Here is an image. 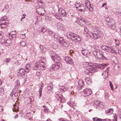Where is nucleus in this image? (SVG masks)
<instances>
[{"label": "nucleus", "instance_id": "obj_1", "mask_svg": "<svg viewBox=\"0 0 121 121\" xmlns=\"http://www.w3.org/2000/svg\"><path fill=\"white\" fill-rule=\"evenodd\" d=\"M107 65V64H98L96 63H94L93 64H92L91 63H89L88 66H89V69H88L89 71L88 73H89L88 75H91L95 71H98V69H103Z\"/></svg>", "mask_w": 121, "mask_h": 121}, {"label": "nucleus", "instance_id": "obj_2", "mask_svg": "<svg viewBox=\"0 0 121 121\" xmlns=\"http://www.w3.org/2000/svg\"><path fill=\"white\" fill-rule=\"evenodd\" d=\"M53 60L56 62V63L52 65L50 67V69H52L54 70H57L62 66V65L60 61V58L59 56L57 55L55 56V60Z\"/></svg>", "mask_w": 121, "mask_h": 121}, {"label": "nucleus", "instance_id": "obj_3", "mask_svg": "<svg viewBox=\"0 0 121 121\" xmlns=\"http://www.w3.org/2000/svg\"><path fill=\"white\" fill-rule=\"evenodd\" d=\"M77 35L75 33L71 31H69L67 33V37L68 38L73 41V39L76 37Z\"/></svg>", "mask_w": 121, "mask_h": 121}, {"label": "nucleus", "instance_id": "obj_4", "mask_svg": "<svg viewBox=\"0 0 121 121\" xmlns=\"http://www.w3.org/2000/svg\"><path fill=\"white\" fill-rule=\"evenodd\" d=\"M6 17H4L0 20V26L2 28H5L7 27L8 23L6 22Z\"/></svg>", "mask_w": 121, "mask_h": 121}, {"label": "nucleus", "instance_id": "obj_5", "mask_svg": "<svg viewBox=\"0 0 121 121\" xmlns=\"http://www.w3.org/2000/svg\"><path fill=\"white\" fill-rule=\"evenodd\" d=\"M25 69L21 68L18 70V72L17 73L18 77L21 78H23L25 77Z\"/></svg>", "mask_w": 121, "mask_h": 121}, {"label": "nucleus", "instance_id": "obj_6", "mask_svg": "<svg viewBox=\"0 0 121 121\" xmlns=\"http://www.w3.org/2000/svg\"><path fill=\"white\" fill-rule=\"evenodd\" d=\"M106 52L110 53H114L116 54H117V53L113 47L111 46H107Z\"/></svg>", "mask_w": 121, "mask_h": 121}, {"label": "nucleus", "instance_id": "obj_7", "mask_svg": "<svg viewBox=\"0 0 121 121\" xmlns=\"http://www.w3.org/2000/svg\"><path fill=\"white\" fill-rule=\"evenodd\" d=\"M79 6L78 7V11L79 12H84L86 10V8L85 6L83 4H82L80 3L78 4ZM76 8H78L77 6Z\"/></svg>", "mask_w": 121, "mask_h": 121}, {"label": "nucleus", "instance_id": "obj_8", "mask_svg": "<svg viewBox=\"0 0 121 121\" xmlns=\"http://www.w3.org/2000/svg\"><path fill=\"white\" fill-rule=\"evenodd\" d=\"M89 63L88 62H86L84 63L83 65V67L85 68V70L84 71V73L88 75L89 73V70L88 69H89Z\"/></svg>", "mask_w": 121, "mask_h": 121}, {"label": "nucleus", "instance_id": "obj_9", "mask_svg": "<svg viewBox=\"0 0 121 121\" xmlns=\"http://www.w3.org/2000/svg\"><path fill=\"white\" fill-rule=\"evenodd\" d=\"M84 96L85 97L89 96L92 93V91L90 89L86 88L83 91Z\"/></svg>", "mask_w": 121, "mask_h": 121}, {"label": "nucleus", "instance_id": "obj_10", "mask_svg": "<svg viewBox=\"0 0 121 121\" xmlns=\"http://www.w3.org/2000/svg\"><path fill=\"white\" fill-rule=\"evenodd\" d=\"M39 68L42 70H44L45 69V64L44 63L43 61L41 60L40 62H38Z\"/></svg>", "mask_w": 121, "mask_h": 121}, {"label": "nucleus", "instance_id": "obj_11", "mask_svg": "<svg viewBox=\"0 0 121 121\" xmlns=\"http://www.w3.org/2000/svg\"><path fill=\"white\" fill-rule=\"evenodd\" d=\"M37 11L39 14L43 16L45 12V9L43 7H40L38 8Z\"/></svg>", "mask_w": 121, "mask_h": 121}, {"label": "nucleus", "instance_id": "obj_12", "mask_svg": "<svg viewBox=\"0 0 121 121\" xmlns=\"http://www.w3.org/2000/svg\"><path fill=\"white\" fill-rule=\"evenodd\" d=\"M64 60L68 64H71L73 63V61L72 59L70 57L66 56L64 58Z\"/></svg>", "mask_w": 121, "mask_h": 121}, {"label": "nucleus", "instance_id": "obj_13", "mask_svg": "<svg viewBox=\"0 0 121 121\" xmlns=\"http://www.w3.org/2000/svg\"><path fill=\"white\" fill-rule=\"evenodd\" d=\"M78 84L79 85L78 86V88L79 90H81L84 85V82L82 80H80L78 81Z\"/></svg>", "mask_w": 121, "mask_h": 121}, {"label": "nucleus", "instance_id": "obj_14", "mask_svg": "<svg viewBox=\"0 0 121 121\" xmlns=\"http://www.w3.org/2000/svg\"><path fill=\"white\" fill-rule=\"evenodd\" d=\"M18 91L16 89L13 90L10 94V95L11 97L14 96V97H16L18 96Z\"/></svg>", "mask_w": 121, "mask_h": 121}, {"label": "nucleus", "instance_id": "obj_15", "mask_svg": "<svg viewBox=\"0 0 121 121\" xmlns=\"http://www.w3.org/2000/svg\"><path fill=\"white\" fill-rule=\"evenodd\" d=\"M96 53V55L97 56V59L99 58L103 54H104L103 52L101 50H98L95 51Z\"/></svg>", "mask_w": 121, "mask_h": 121}, {"label": "nucleus", "instance_id": "obj_16", "mask_svg": "<svg viewBox=\"0 0 121 121\" xmlns=\"http://www.w3.org/2000/svg\"><path fill=\"white\" fill-rule=\"evenodd\" d=\"M49 54L51 56V58L52 60H55V56L57 55L54 52L52 51H50L49 52Z\"/></svg>", "mask_w": 121, "mask_h": 121}, {"label": "nucleus", "instance_id": "obj_17", "mask_svg": "<svg viewBox=\"0 0 121 121\" xmlns=\"http://www.w3.org/2000/svg\"><path fill=\"white\" fill-rule=\"evenodd\" d=\"M25 71L28 73L29 72L30 69V64H27L25 66Z\"/></svg>", "mask_w": 121, "mask_h": 121}, {"label": "nucleus", "instance_id": "obj_18", "mask_svg": "<svg viewBox=\"0 0 121 121\" xmlns=\"http://www.w3.org/2000/svg\"><path fill=\"white\" fill-rule=\"evenodd\" d=\"M60 43L62 46L66 47H68L69 45L68 42L65 40L63 42L61 43L60 42Z\"/></svg>", "mask_w": 121, "mask_h": 121}, {"label": "nucleus", "instance_id": "obj_19", "mask_svg": "<svg viewBox=\"0 0 121 121\" xmlns=\"http://www.w3.org/2000/svg\"><path fill=\"white\" fill-rule=\"evenodd\" d=\"M113 109L112 108L108 110H106L105 111V112L106 113L108 114L107 115H111L113 113Z\"/></svg>", "mask_w": 121, "mask_h": 121}, {"label": "nucleus", "instance_id": "obj_20", "mask_svg": "<svg viewBox=\"0 0 121 121\" xmlns=\"http://www.w3.org/2000/svg\"><path fill=\"white\" fill-rule=\"evenodd\" d=\"M110 27H115V23L112 21L108 22L107 24ZM114 29V28H113Z\"/></svg>", "mask_w": 121, "mask_h": 121}, {"label": "nucleus", "instance_id": "obj_21", "mask_svg": "<svg viewBox=\"0 0 121 121\" xmlns=\"http://www.w3.org/2000/svg\"><path fill=\"white\" fill-rule=\"evenodd\" d=\"M48 29H47L46 27H41L39 28V31L41 32H42L44 33L47 31Z\"/></svg>", "mask_w": 121, "mask_h": 121}, {"label": "nucleus", "instance_id": "obj_22", "mask_svg": "<svg viewBox=\"0 0 121 121\" xmlns=\"http://www.w3.org/2000/svg\"><path fill=\"white\" fill-rule=\"evenodd\" d=\"M37 2L38 4L40 6L43 7L45 5L44 3L41 0H37Z\"/></svg>", "mask_w": 121, "mask_h": 121}, {"label": "nucleus", "instance_id": "obj_23", "mask_svg": "<svg viewBox=\"0 0 121 121\" xmlns=\"http://www.w3.org/2000/svg\"><path fill=\"white\" fill-rule=\"evenodd\" d=\"M38 68H39V66L38 62H37L35 64L34 67L33 68V70H36Z\"/></svg>", "mask_w": 121, "mask_h": 121}, {"label": "nucleus", "instance_id": "obj_24", "mask_svg": "<svg viewBox=\"0 0 121 121\" xmlns=\"http://www.w3.org/2000/svg\"><path fill=\"white\" fill-rule=\"evenodd\" d=\"M39 47L41 51H43L44 52L46 51L47 50V48H44L43 46L41 45H40L39 46Z\"/></svg>", "mask_w": 121, "mask_h": 121}, {"label": "nucleus", "instance_id": "obj_25", "mask_svg": "<svg viewBox=\"0 0 121 121\" xmlns=\"http://www.w3.org/2000/svg\"><path fill=\"white\" fill-rule=\"evenodd\" d=\"M85 80L86 83L88 85L90 84L91 83L92 81L91 79H90L89 78H85Z\"/></svg>", "mask_w": 121, "mask_h": 121}, {"label": "nucleus", "instance_id": "obj_26", "mask_svg": "<svg viewBox=\"0 0 121 121\" xmlns=\"http://www.w3.org/2000/svg\"><path fill=\"white\" fill-rule=\"evenodd\" d=\"M98 59L100 60H108L107 58L104 56V54H103Z\"/></svg>", "mask_w": 121, "mask_h": 121}, {"label": "nucleus", "instance_id": "obj_27", "mask_svg": "<svg viewBox=\"0 0 121 121\" xmlns=\"http://www.w3.org/2000/svg\"><path fill=\"white\" fill-rule=\"evenodd\" d=\"M99 103H100V101L98 100H95L93 103V104L94 105H96V108H98V105Z\"/></svg>", "mask_w": 121, "mask_h": 121}, {"label": "nucleus", "instance_id": "obj_28", "mask_svg": "<svg viewBox=\"0 0 121 121\" xmlns=\"http://www.w3.org/2000/svg\"><path fill=\"white\" fill-rule=\"evenodd\" d=\"M75 42H76V41H80L81 40V38L78 35L77 36V35H76V37H75V39H73Z\"/></svg>", "mask_w": 121, "mask_h": 121}, {"label": "nucleus", "instance_id": "obj_29", "mask_svg": "<svg viewBox=\"0 0 121 121\" xmlns=\"http://www.w3.org/2000/svg\"><path fill=\"white\" fill-rule=\"evenodd\" d=\"M57 27L60 29H63L64 28V25L62 24L59 23L57 25Z\"/></svg>", "mask_w": 121, "mask_h": 121}, {"label": "nucleus", "instance_id": "obj_30", "mask_svg": "<svg viewBox=\"0 0 121 121\" xmlns=\"http://www.w3.org/2000/svg\"><path fill=\"white\" fill-rule=\"evenodd\" d=\"M54 38L56 39H57L59 40L60 39V36H59V35L57 33H55L54 34V35L53 36Z\"/></svg>", "mask_w": 121, "mask_h": 121}, {"label": "nucleus", "instance_id": "obj_31", "mask_svg": "<svg viewBox=\"0 0 121 121\" xmlns=\"http://www.w3.org/2000/svg\"><path fill=\"white\" fill-rule=\"evenodd\" d=\"M88 51L87 50H83V51H82V53L83 55L86 56L87 55V54H88Z\"/></svg>", "mask_w": 121, "mask_h": 121}, {"label": "nucleus", "instance_id": "obj_32", "mask_svg": "<svg viewBox=\"0 0 121 121\" xmlns=\"http://www.w3.org/2000/svg\"><path fill=\"white\" fill-rule=\"evenodd\" d=\"M9 40H6V41H4V43L5 46H8L9 45L10 43L9 42Z\"/></svg>", "mask_w": 121, "mask_h": 121}, {"label": "nucleus", "instance_id": "obj_33", "mask_svg": "<svg viewBox=\"0 0 121 121\" xmlns=\"http://www.w3.org/2000/svg\"><path fill=\"white\" fill-rule=\"evenodd\" d=\"M85 5L86 7L87 8H89V6H90V5L91 4L90 2L88 1H85Z\"/></svg>", "mask_w": 121, "mask_h": 121}, {"label": "nucleus", "instance_id": "obj_34", "mask_svg": "<svg viewBox=\"0 0 121 121\" xmlns=\"http://www.w3.org/2000/svg\"><path fill=\"white\" fill-rule=\"evenodd\" d=\"M94 38L93 39H97L100 37V36L98 34L94 33Z\"/></svg>", "mask_w": 121, "mask_h": 121}, {"label": "nucleus", "instance_id": "obj_35", "mask_svg": "<svg viewBox=\"0 0 121 121\" xmlns=\"http://www.w3.org/2000/svg\"><path fill=\"white\" fill-rule=\"evenodd\" d=\"M61 95H59L58 94H56V99H57L58 100H60L61 97Z\"/></svg>", "mask_w": 121, "mask_h": 121}, {"label": "nucleus", "instance_id": "obj_36", "mask_svg": "<svg viewBox=\"0 0 121 121\" xmlns=\"http://www.w3.org/2000/svg\"><path fill=\"white\" fill-rule=\"evenodd\" d=\"M98 120L100 121H111V120L108 119H98Z\"/></svg>", "mask_w": 121, "mask_h": 121}, {"label": "nucleus", "instance_id": "obj_37", "mask_svg": "<svg viewBox=\"0 0 121 121\" xmlns=\"http://www.w3.org/2000/svg\"><path fill=\"white\" fill-rule=\"evenodd\" d=\"M47 32V33H48L50 35H52L54 33V32L53 31H52L51 29H48Z\"/></svg>", "mask_w": 121, "mask_h": 121}, {"label": "nucleus", "instance_id": "obj_38", "mask_svg": "<svg viewBox=\"0 0 121 121\" xmlns=\"http://www.w3.org/2000/svg\"><path fill=\"white\" fill-rule=\"evenodd\" d=\"M104 107V106L103 103L102 102L100 101V103H99L98 105V108L99 107L102 108H103Z\"/></svg>", "mask_w": 121, "mask_h": 121}, {"label": "nucleus", "instance_id": "obj_39", "mask_svg": "<svg viewBox=\"0 0 121 121\" xmlns=\"http://www.w3.org/2000/svg\"><path fill=\"white\" fill-rule=\"evenodd\" d=\"M0 93H1L0 95H2L4 93V91L3 88L2 87L0 88Z\"/></svg>", "mask_w": 121, "mask_h": 121}, {"label": "nucleus", "instance_id": "obj_40", "mask_svg": "<svg viewBox=\"0 0 121 121\" xmlns=\"http://www.w3.org/2000/svg\"><path fill=\"white\" fill-rule=\"evenodd\" d=\"M60 100L61 102H63L65 101V98L62 95Z\"/></svg>", "mask_w": 121, "mask_h": 121}, {"label": "nucleus", "instance_id": "obj_41", "mask_svg": "<svg viewBox=\"0 0 121 121\" xmlns=\"http://www.w3.org/2000/svg\"><path fill=\"white\" fill-rule=\"evenodd\" d=\"M105 20L106 21L108 22V23L112 21V19L109 17H107L106 18H105Z\"/></svg>", "mask_w": 121, "mask_h": 121}, {"label": "nucleus", "instance_id": "obj_42", "mask_svg": "<svg viewBox=\"0 0 121 121\" xmlns=\"http://www.w3.org/2000/svg\"><path fill=\"white\" fill-rule=\"evenodd\" d=\"M107 46V45L102 46H101V48H102V49L104 50V51H106Z\"/></svg>", "mask_w": 121, "mask_h": 121}, {"label": "nucleus", "instance_id": "obj_43", "mask_svg": "<svg viewBox=\"0 0 121 121\" xmlns=\"http://www.w3.org/2000/svg\"><path fill=\"white\" fill-rule=\"evenodd\" d=\"M114 118L113 119V121H117V116L116 115H113Z\"/></svg>", "mask_w": 121, "mask_h": 121}, {"label": "nucleus", "instance_id": "obj_44", "mask_svg": "<svg viewBox=\"0 0 121 121\" xmlns=\"http://www.w3.org/2000/svg\"><path fill=\"white\" fill-rule=\"evenodd\" d=\"M48 89V91H49V92L51 91H52V86H48L47 87Z\"/></svg>", "mask_w": 121, "mask_h": 121}, {"label": "nucleus", "instance_id": "obj_45", "mask_svg": "<svg viewBox=\"0 0 121 121\" xmlns=\"http://www.w3.org/2000/svg\"><path fill=\"white\" fill-rule=\"evenodd\" d=\"M118 115L119 118L121 119V109L118 111Z\"/></svg>", "mask_w": 121, "mask_h": 121}, {"label": "nucleus", "instance_id": "obj_46", "mask_svg": "<svg viewBox=\"0 0 121 121\" xmlns=\"http://www.w3.org/2000/svg\"><path fill=\"white\" fill-rule=\"evenodd\" d=\"M94 33L93 32H91L89 34V36H90L91 38L93 39L94 38Z\"/></svg>", "mask_w": 121, "mask_h": 121}, {"label": "nucleus", "instance_id": "obj_47", "mask_svg": "<svg viewBox=\"0 0 121 121\" xmlns=\"http://www.w3.org/2000/svg\"><path fill=\"white\" fill-rule=\"evenodd\" d=\"M116 43L115 44L116 46H119L120 44V42L118 40H115Z\"/></svg>", "mask_w": 121, "mask_h": 121}, {"label": "nucleus", "instance_id": "obj_48", "mask_svg": "<svg viewBox=\"0 0 121 121\" xmlns=\"http://www.w3.org/2000/svg\"><path fill=\"white\" fill-rule=\"evenodd\" d=\"M59 43L60 42L61 43L62 42H63L65 40L62 37H60V39H59Z\"/></svg>", "mask_w": 121, "mask_h": 121}, {"label": "nucleus", "instance_id": "obj_49", "mask_svg": "<svg viewBox=\"0 0 121 121\" xmlns=\"http://www.w3.org/2000/svg\"><path fill=\"white\" fill-rule=\"evenodd\" d=\"M20 45L22 47H24L26 45L25 42L24 41H22L20 42Z\"/></svg>", "mask_w": 121, "mask_h": 121}, {"label": "nucleus", "instance_id": "obj_50", "mask_svg": "<svg viewBox=\"0 0 121 121\" xmlns=\"http://www.w3.org/2000/svg\"><path fill=\"white\" fill-rule=\"evenodd\" d=\"M46 20L47 21H51V17L49 16L47 17L46 18Z\"/></svg>", "mask_w": 121, "mask_h": 121}, {"label": "nucleus", "instance_id": "obj_51", "mask_svg": "<svg viewBox=\"0 0 121 121\" xmlns=\"http://www.w3.org/2000/svg\"><path fill=\"white\" fill-rule=\"evenodd\" d=\"M15 84L17 86H18L20 85V83L19 80H17L15 82Z\"/></svg>", "mask_w": 121, "mask_h": 121}, {"label": "nucleus", "instance_id": "obj_52", "mask_svg": "<svg viewBox=\"0 0 121 121\" xmlns=\"http://www.w3.org/2000/svg\"><path fill=\"white\" fill-rule=\"evenodd\" d=\"M110 85V86L112 90H113V85L112 84V82L111 81H109Z\"/></svg>", "mask_w": 121, "mask_h": 121}, {"label": "nucleus", "instance_id": "obj_53", "mask_svg": "<svg viewBox=\"0 0 121 121\" xmlns=\"http://www.w3.org/2000/svg\"><path fill=\"white\" fill-rule=\"evenodd\" d=\"M55 16L57 19L59 20H60V17H61V16L58 15H58H56Z\"/></svg>", "mask_w": 121, "mask_h": 121}, {"label": "nucleus", "instance_id": "obj_54", "mask_svg": "<svg viewBox=\"0 0 121 121\" xmlns=\"http://www.w3.org/2000/svg\"><path fill=\"white\" fill-rule=\"evenodd\" d=\"M90 6H89V8H88L89 9L90 11H92L93 10V8L92 7V5L91 4H90Z\"/></svg>", "mask_w": 121, "mask_h": 121}, {"label": "nucleus", "instance_id": "obj_55", "mask_svg": "<svg viewBox=\"0 0 121 121\" xmlns=\"http://www.w3.org/2000/svg\"><path fill=\"white\" fill-rule=\"evenodd\" d=\"M29 99L30 102H32L34 101V99L33 97H31L29 98Z\"/></svg>", "mask_w": 121, "mask_h": 121}, {"label": "nucleus", "instance_id": "obj_56", "mask_svg": "<svg viewBox=\"0 0 121 121\" xmlns=\"http://www.w3.org/2000/svg\"><path fill=\"white\" fill-rule=\"evenodd\" d=\"M120 9H118L117 10V12L119 14V15L121 16V11H119V10H120Z\"/></svg>", "mask_w": 121, "mask_h": 121}, {"label": "nucleus", "instance_id": "obj_57", "mask_svg": "<svg viewBox=\"0 0 121 121\" xmlns=\"http://www.w3.org/2000/svg\"><path fill=\"white\" fill-rule=\"evenodd\" d=\"M68 104H69L70 107L73 108L74 107V105H73L72 103H67Z\"/></svg>", "mask_w": 121, "mask_h": 121}, {"label": "nucleus", "instance_id": "obj_58", "mask_svg": "<svg viewBox=\"0 0 121 121\" xmlns=\"http://www.w3.org/2000/svg\"><path fill=\"white\" fill-rule=\"evenodd\" d=\"M11 59L10 58H7L5 59V62H9L10 60Z\"/></svg>", "mask_w": 121, "mask_h": 121}, {"label": "nucleus", "instance_id": "obj_59", "mask_svg": "<svg viewBox=\"0 0 121 121\" xmlns=\"http://www.w3.org/2000/svg\"><path fill=\"white\" fill-rule=\"evenodd\" d=\"M61 15L63 17H66L67 15L66 13L65 12V13H63L61 14Z\"/></svg>", "mask_w": 121, "mask_h": 121}, {"label": "nucleus", "instance_id": "obj_60", "mask_svg": "<svg viewBox=\"0 0 121 121\" xmlns=\"http://www.w3.org/2000/svg\"><path fill=\"white\" fill-rule=\"evenodd\" d=\"M20 37L23 39H24L26 37L25 34L22 35Z\"/></svg>", "mask_w": 121, "mask_h": 121}, {"label": "nucleus", "instance_id": "obj_61", "mask_svg": "<svg viewBox=\"0 0 121 121\" xmlns=\"http://www.w3.org/2000/svg\"><path fill=\"white\" fill-rule=\"evenodd\" d=\"M84 32L86 33H87V32L88 31V29L87 28H85L84 29Z\"/></svg>", "mask_w": 121, "mask_h": 121}, {"label": "nucleus", "instance_id": "obj_62", "mask_svg": "<svg viewBox=\"0 0 121 121\" xmlns=\"http://www.w3.org/2000/svg\"><path fill=\"white\" fill-rule=\"evenodd\" d=\"M60 10L61 11L60 14L63 13L65 12V11L63 9H62L61 10Z\"/></svg>", "mask_w": 121, "mask_h": 121}, {"label": "nucleus", "instance_id": "obj_63", "mask_svg": "<svg viewBox=\"0 0 121 121\" xmlns=\"http://www.w3.org/2000/svg\"><path fill=\"white\" fill-rule=\"evenodd\" d=\"M65 119L62 118H60L59 119L60 121H65Z\"/></svg>", "mask_w": 121, "mask_h": 121}, {"label": "nucleus", "instance_id": "obj_64", "mask_svg": "<svg viewBox=\"0 0 121 121\" xmlns=\"http://www.w3.org/2000/svg\"><path fill=\"white\" fill-rule=\"evenodd\" d=\"M81 21L82 22H85L86 20L85 19L83 18H82L81 19Z\"/></svg>", "mask_w": 121, "mask_h": 121}]
</instances>
